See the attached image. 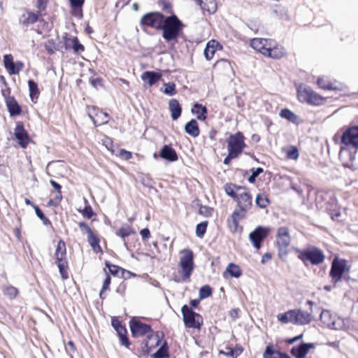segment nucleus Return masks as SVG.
Listing matches in <instances>:
<instances>
[{"label": "nucleus", "mask_w": 358, "mask_h": 358, "mask_svg": "<svg viewBox=\"0 0 358 358\" xmlns=\"http://www.w3.org/2000/svg\"><path fill=\"white\" fill-rule=\"evenodd\" d=\"M162 27L159 30L163 31L162 37L166 41L170 42L177 40L184 27V24L176 15H172L164 17V21Z\"/></svg>", "instance_id": "nucleus-1"}, {"label": "nucleus", "mask_w": 358, "mask_h": 358, "mask_svg": "<svg viewBox=\"0 0 358 358\" xmlns=\"http://www.w3.org/2000/svg\"><path fill=\"white\" fill-rule=\"evenodd\" d=\"M178 273L181 275L182 280L187 282L194 268V254L189 249H183L180 252L178 262Z\"/></svg>", "instance_id": "nucleus-2"}, {"label": "nucleus", "mask_w": 358, "mask_h": 358, "mask_svg": "<svg viewBox=\"0 0 358 358\" xmlns=\"http://www.w3.org/2000/svg\"><path fill=\"white\" fill-rule=\"evenodd\" d=\"M277 317L282 323L291 322L296 325L308 324L313 320L311 313L301 309L288 310L285 313L278 315Z\"/></svg>", "instance_id": "nucleus-3"}, {"label": "nucleus", "mask_w": 358, "mask_h": 358, "mask_svg": "<svg viewBox=\"0 0 358 358\" xmlns=\"http://www.w3.org/2000/svg\"><path fill=\"white\" fill-rule=\"evenodd\" d=\"M297 96L301 102L313 106H320L326 101V98L320 96L313 91L311 87L305 85L298 86Z\"/></svg>", "instance_id": "nucleus-4"}, {"label": "nucleus", "mask_w": 358, "mask_h": 358, "mask_svg": "<svg viewBox=\"0 0 358 358\" xmlns=\"http://www.w3.org/2000/svg\"><path fill=\"white\" fill-rule=\"evenodd\" d=\"M276 243L278 248V255L280 259H284L287 255V248L291 243V237L287 227H282L278 229Z\"/></svg>", "instance_id": "nucleus-5"}, {"label": "nucleus", "mask_w": 358, "mask_h": 358, "mask_svg": "<svg viewBox=\"0 0 358 358\" xmlns=\"http://www.w3.org/2000/svg\"><path fill=\"white\" fill-rule=\"evenodd\" d=\"M181 312L186 327L200 329L203 324V318L199 314L193 311L187 305L182 307Z\"/></svg>", "instance_id": "nucleus-6"}, {"label": "nucleus", "mask_w": 358, "mask_h": 358, "mask_svg": "<svg viewBox=\"0 0 358 358\" xmlns=\"http://www.w3.org/2000/svg\"><path fill=\"white\" fill-rule=\"evenodd\" d=\"M244 136L241 132L231 135L227 140L228 152L230 155L238 156L245 148Z\"/></svg>", "instance_id": "nucleus-7"}, {"label": "nucleus", "mask_w": 358, "mask_h": 358, "mask_svg": "<svg viewBox=\"0 0 358 358\" xmlns=\"http://www.w3.org/2000/svg\"><path fill=\"white\" fill-rule=\"evenodd\" d=\"M164 15L159 12H152L144 15L140 21L142 26L152 27L159 30L163 25Z\"/></svg>", "instance_id": "nucleus-8"}, {"label": "nucleus", "mask_w": 358, "mask_h": 358, "mask_svg": "<svg viewBox=\"0 0 358 358\" xmlns=\"http://www.w3.org/2000/svg\"><path fill=\"white\" fill-rule=\"evenodd\" d=\"M341 144L348 148L358 150V126L349 127L343 133Z\"/></svg>", "instance_id": "nucleus-9"}, {"label": "nucleus", "mask_w": 358, "mask_h": 358, "mask_svg": "<svg viewBox=\"0 0 358 358\" xmlns=\"http://www.w3.org/2000/svg\"><path fill=\"white\" fill-rule=\"evenodd\" d=\"M299 258L303 262L309 261L312 264L317 265L324 262V255L320 250L313 248L310 250L301 251Z\"/></svg>", "instance_id": "nucleus-10"}, {"label": "nucleus", "mask_w": 358, "mask_h": 358, "mask_svg": "<svg viewBox=\"0 0 358 358\" xmlns=\"http://www.w3.org/2000/svg\"><path fill=\"white\" fill-rule=\"evenodd\" d=\"M269 232L270 229L268 227L258 226L249 234V240L255 249L259 250L261 248L262 243L267 237Z\"/></svg>", "instance_id": "nucleus-11"}, {"label": "nucleus", "mask_w": 358, "mask_h": 358, "mask_svg": "<svg viewBox=\"0 0 358 358\" xmlns=\"http://www.w3.org/2000/svg\"><path fill=\"white\" fill-rule=\"evenodd\" d=\"M235 201L237 202L238 207L243 210H249L252 205V196L248 189L245 187L243 188L242 192L238 194Z\"/></svg>", "instance_id": "nucleus-12"}, {"label": "nucleus", "mask_w": 358, "mask_h": 358, "mask_svg": "<svg viewBox=\"0 0 358 358\" xmlns=\"http://www.w3.org/2000/svg\"><path fill=\"white\" fill-rule=\"evenodd\" d=\"M89 117L93 121V123L96 127L105 124L108 122V113L103 112L94 106L92 108V111L89 112Z\"/></svg>", "instance_id": "nucleus-13"}, {"label": "nucleus", "mask_w": 358, "mask_h": 358, "mask_svg": "<svg viewBox=\"0 0 358 358\" xmlns=\"http://www.w3.org/2000/svg\"><path fill=\"white\" fill-rule=\"evenodd\" d=\"M345 271V264L342 262L334 260L332 263L330 276L331 277V282L336 285L341 280Z\"/></svg>", "instance_id": "nucleus-14"}, {"label": "nucleus", "mask_w": 358, "mask_h": 358, "mask_svg": "<svg viewBox=\"0 0 358 358\" xmlns=\"http://www.w3.org/2000/svg\"><path fill=\"white\" fill-rule=\"evenodd\" d=\"M129 324L133 336H143L151 331L150 325L143 324L140 321L132 320Z\"/></svg>", "instance_id": "nucleus-15"}, {"label": "nucleus", "mask_w": 358, "mask_h": 358, "mask_svg": "<svg viewBox=\"0 0 358 358\" xmlns=\"http://www.w3.org/2000/svg\"><path fill=\"white\" fill-rule=\"evenodd\" d=\"M14 135L19 145L22 148H25L29 142V137L21 122L17 123L14 131Z\"/></svg>", "instance_id": "nucleus-16"}, {"label": "nucleus", "mask_w": 358, "mask_h": 358, "mask_svg": "<svg viewBox=\"0 0 358 358\" xmlns=\"http://www.w3.org/2000/svg\"><path fill=\"white\" fill-rule=\"evenodd\" d=\"M286 54V51L284 48L276 44V43L271 40L268 50L266 51L265 56L272 59H280Z\"/></svg>", "instance_id": "nucleus-17"}, {"label": "nucleus", "mask_w": 358, "mask_h": 358, "mask_svg": "<svg viewBox=\"0 0 358 358\" xmlns=\"http://www.w3.org/2000/svg\"><path fill=\"white\" fill-rule=\"evenodd\" d=\"M271 41V39L255 38L251 40L250 45L252 48L265 56L266 51L268 50Z\"/></svg>", "instance_id": "nucleus-18"}, {"label": "nucleus", "mask_w": 358, "mask_h": 358, "mask_svg": "<svg viewBox=\"0 0 358 358\" xmlns=\"http://www.w3.org/2000/svg\"><path fill=\"white\" fill-rule=\"evenodd\" d=\"M312 348H313V344L303 343L298 346L293 347L291 350V354L296 358H304Z\"/></svg>", "instance_id": "nucleus-19"}, {"label": "nucleus", "mask_w": 358, "mask_h": 358, "mask_svg": "<svg viewBox=\"0 0 358 358\" xmlns=\"http://www.w3.org/2000/svg\"><path fill=\"white\" fill-rule=\"evenodd\" d=\"M39 15L31 11L26 10L20 17V24L22 26L28 27L30 24H33L38 20Z\"/></svg>", "instance_id": "nucleus-20"}, {"label": "nucleus", "mask_w": 358, "mask_h": 358, "mask_svg": "<svg viewBox=\"0 0 358 358\" xmlns=\"http://www.w3.org/2000/svg\"><path fill=\"white\" fill-rule=\"evenodd\" d=\"M159 156L169 162L178 160V155L176 150L170 145H165L162 147Z\"/></svg>", "instance_id": "nucleus-21"}, {"label": "nucleus", "mask_w": 358, "mask_h": 358, "mask_svg": "<svg viewBox=\"0 0 358 358\" xmlns=\"http://www.w3.org/2000/svg\"><path fill=\"white\" fill-rule=\"evenodd\" d=\"M338 317L333 315L329 310H323L320 314L321 321L329 328L334 329V322H336Z\"/></svg>", "instance_id": "nucleus-22"}, {"label": "nucleus", "mask_w": 358, "mask_h": 358, "mask_svg": "<svg viewBox=\"0 0 358 358\" xmlns=\"http://www.w3.org/2000/svg\"><path fill=\"white\" fill-rule=\"evenodd\" d=\"M169 108L171 112V118L173 120H178L181 115L182 108L178 100L172 99L169 101Z\"/></svg>", "instance_id": "nucleus-23"}, {"label": "nucleus", "mask_w": 358, "mask_h": 358, "mask_svg": "<svg viewBox=\"0 0 358 358\" xmlns=\"http://www.w3.org/2000/svg\"><path fill=\"white\" fill-rule=\"evenodd\" d=\"M162 74L155 71H145L141 75V79L152 86L160 80Z\"/></svg>", "instance_id": "nucleus-24"}, {"label": "nucleus", "mask_w": 358, "mask_h": 358, "mask_svg": "<svg viewBox=\"0 0 358 358\" xmlns=\"http://www.w3.org/2000/svg\"><path fill=\"white\" fill-rule=\"evenodd\" d=\"M263 358H291L286 353L275 350L272 345L266 346L263 353Z\"/></svg>", "instance_id": "nucleus-25"}, {"label": "nucleus", "mask_w": 358, "mask_h": 358, "mask_svg": "<svg viewBox=\"0 0 358 358\" xmlns=\"http://www.w3.org/2000/svg\"><path fill=\"white\" fill-rule=\"evenodd\" d=\"M6 102L8 112L11 116L20 114L21 108L13 97L7 98Z\"/></svg>", "instance_id": "nucleus-26"}, {"label": "nucleus", "mask_w": 358, "mask_h": 358, "mask_svg": "<svg viewBox=\"0 0 358 358\" xmlns=\"http://www.w3.org/2000/svg\"><path fill=\"white\" fill-rule=\"evenodd\" d=\"M185 131L189 136L195 138L199 135L200 131L197 122L192 119L185 125Z\"/></svg>", "instance_id": "nucleus-27"}, {"label": "nucleus", "mask_w": 358, "mask_h": 358, "mask_svg": "<svg viewBox=\"0 0 358 358\" xmlns=\"http://www.w3.org/2000/svg\"><path fill=\"white\" fill-rule=\"evenodd\" d=\"M196 3L209 13H214L217 9L215 0H195Z\"/></svg>", "instance_id": "nucleus-28"}, {"label": "nucleus", "mask_w": 358, "mask_h": 358, "mask_svg": "<svg viewBox=\"0 0 358 358\" xmlns=\"http://www.w3.org/2000/svg\"><path fill=\"white\" fill-rule=\"evenodd\" d=\"M218 45V42L215 40H211L208 42L203 52L204 56L207 60H210L213 57Z\"/></svg>", "instance_id": "nucleus-29"}, {"label": "nucleus", "mask_w": 358, "mask_h": 358, "mask_svg": "<svg viewBox=\"0 0 358 358\" xmlns=\"http://www.w3.org/2000/svg\"><path fill=\"white\" fill-rule=\"evenodd\" d=\"M55 255L57 262H62L64 260H67L66 244L64 241L60 240L57 243Z\"/></svg>", "instance_id": "nucleus-30"}, {"label": "nucleus", "mask_w": 358, "mask_h": 358, "mask_svg": "<svg viewBox=\"0 0 358 358\" xmlns=\"http://www.w3.org/2000/svg\"><path fill=\"white\" fill-rule=\"evenodd\" d=\"M132 233H134V231L131 227L128 224H124L115 232V234L122 239L124 246L126 248H128L125 238L129 236Z\"/></svg>", "instance_id": "nucleus-31"}, {"label": "nucleus", "mask_w": 358, "mask_h": 358, "mask_svg": "<svg viewBox=\"0 0 358 358\" xmlns=\"http://www.w3.org/2000/svg\"><path fill=\"white\" fill-rule=\"evenodd\" d=\"M243 187H244L243 186L229 183L224 185V191L227 195L230 196L235 200L238 194H239L240 192H242Z\"/></svg>", "instance_id": "nucleus-32"}, {"label": "nucleus", "mask_w": 358, "mask_h": 358, "mask_svg": "<svg viewBox=\"0 0 358 358\" xmlns=\"http://www.w3.org/2000/svg\"><path fill=\"white\" fill-rule=\"evenodd\" d=\"M192 111L196 115L198 120L203 121L206 119L207 108L201 104L195 103Z\"/></svg>", "instance_id": "nucleus-33"}, {"label": "nucleus", "mask_w": 358, "mask_h": 358, "mask_svg": "<svg viewBox=\"0 0 358 358\" xmlns=\"http://www.w3.org/2000/svg\"><path fill=\"white\" fill-rule=\"evenodd\" d=\"M279 116L281 118H284L287 120L288 121L294 123L298 124V117L297 115L294 113L292 111L287 108L282 109L280 111Z\"/></svg>", "instance_id": "nucleus-34"}, {"label": "nucleus", "mask_w": 358, "mask_h": 358, "mask_svg": "<svg viewBox=\"0 0 358 358\" xmlns=\"http://www.w3.org/2000/svg\"><path fill=\"white\" fill-rule=\"evenodd\" d=\"M248 211V210H243L242 208H238V209H236L233 212L231 219L235 229L238 227L239 221L245 216Z\"/></svg>", "instance_id": "nucleus-35"}, {"label": "nucleus", "mask_w": 358, "mask_h": 358, "mask_svg": "<svg viewBox=\"0 0 358 358\" xmlns=\"http://www.w3.org/2000/svg\"><path fill=\"white\" fill-rule=\"evenodd\" d=\"M335 330H346L350 327V320L348 318L338 317L336 322L333 324Z\"/></svg>", "instance_id": "nucleus-36"}, {"label": "nucleus", "mask_w": 358, "mask_h": 358, "mask_svg": "<svg viewBox=\"0 0 358 358\" xmlns=\"http://www.w3.org/2000/svg\"><path fill=\"white\" fill-rule=\"evenodd\" d=\"M317 85L318 86L324 90H338L340 88L338 87L333 85L329 80H327L325 78L321 77L317 79Z\"/></svg>", "instance_id": "nucleus-37"}, {"label": "nucleus", "mask_w": 358, "mask_h": 358, "mask_svg": "<svg viewBox=\"0 0 358 358\" xmlns=\"http://www.w3.org/2000/svg\"><path fill=\"white\" fill-rule=\"evenodd\" d=\"M87 241L95 252H97L101 250L99 239L96 234L92 233V234L87 236Z\"/></svg>", "instance_id": "nucleus-38"}, {"label": "nucleus", "mask_w": 358, "mask_h": 358, "mask_svg": "<svg viewBox=\"0 0 358 358\" xmlns=\"http://www.w3.org/2000/svg\"><path fill=\"white\" fill-rule=\"evenodd\" d=\"M225 273H229L231 277L234 278H239L241 275V271L239 266L233 263H230L227 266Z\"/></svg>", "instance_id": "nucleus-39"}, {"label": "nucleus", "mask_w": 358, "mask_h": 358, "mask_svg": "<svg viewBox=\"0 0 358 358\" xmlns=\"http://www.w3.org/2000/svg\"><path fill=\"white\" fill-rule=\"evenodd\" d=\"M28 86L31 100H34L35 98L37 99L39 95V90L36 83L32 80H29L28 81Z\"/></svg>", "instance_id": "nucleus-40"}, {"label": "nucleus", "mask_w": 358, "mask_h": 358, "mask_svg": "<svg viewBox=\"0 0 358 358\" xmlns=\"http://www.w3.org/2000/svg\"><path fill=\"white\" fill-rule=\"evenodd\" d=\"M57 266L59 268V273L63 280H66L69 278V274L67 272L68 267V262L67 260H64L62 262H57Z\"/></svg>", "instance_id": "nucleus-41"}, {"label": "nucleus", "mask_w": 358, "mask_h": 358, "mask_svg": "<svg viewBox=\"0 0 358 358\" xmlns=\"http://www.w3.org/2000/svg\"><path fill=\"white\" fill-rule=\"evenodd\" d=\"M255 203L259 208H264L269 204V201L264 194H258L255 199Z\"/></svg>", "instance_id": "nucleus-42"}, {"label": "nucleus", "mask_w": 358, "mask_h": 358, "mask_svg": "<svg viewBox=\"0 0 358 358\" xmlns=\"http://www.w3.org/2000/svg\"><path fill=\"white\" fill-rule=\"evenodd\" d=\"M111 324L115 329L118 335L127 334V330L124 326L122 325L120 321L117 318H112Z\"/></svg>", "instance_id": "nucleus-43"}, {"label": "nucleus", "mask_w": 358, "mask_h": 358, "mask_svg": "<svg viewBox=\"0 0 358 358\" xmlns=\"http://www.w3.org/2000/svg\"><path fill=\"white\" fill-rule=\"evenodd\" d=\"M321 197L329 198V201H328L327 204L329 206H327L326 208L329 210H331L334 207H336L338 204V201L334 194H329L328 193L322 194L320 195Z\"/></svg>", "instance_id": "nucleus-44"}, {"label": "nucleus", "mask_w": 358, "mask_h": 358, "mask_svg": "<svg viewBox=\"0 0 358 358\" xmlns=\"http://www.w3.org/2000/svg\"><path fill=\"white\" fill-rule=\"evenodd\" d=\"M3 63L5 68L8 70L9 72L10 71H15L13 69L14 67V62H13V57L10 54L5 55L3 56Z\"/></svg>", "instance_id": "nucleus-45"}, {"label": "nucleus", "mask_w": 358, "mask_h": 358, "mask_svg": "<svg viewBox=\"0 0 358 358\" xmlns=\"http://www.w3.org/2000/svg\"><path fill=\"white\" fill-rule=\"evenodd\" d=\"M3 293L6 296H7L10 299H13L17 295L18 289L13 286L9 285V286H6L3 289Z\"/></svg>", "instance_id": "nucleus-46"}, {"label": "nucleus", "mask_w": 358, "mask_h": 358, "mask_svg": "<svg viewBox=\"0 0 358 358\" xmlns=\"http://www.w3.org/2000/svg\"><path fill=\"white\" fill-rule=\"evenodd\" d=\"M286 156L287 158L290 159H297L299 156L297 148L295 146H290L286 152Z\"/></svg>", "instance_id": "nucleus-47"}, {"label": "nucleus", "mask_w": 358, "mask_h": 358, "mask_svg": "<svg viewBox=\"0 0 358 358\" xmlns=\"http://www.w3.org/2000/svg\"><path fill=\"white\" fill-rule=\"evenodd\" d=\"M212 289L209 285H203L200 288L199 297L200 299H206L211 296Z\"/></svg>", "instance_id": "nucleus-48"}, {"label": "nucleus", "mask_w": 358, "mask_h": 358, "mask_svg": "<svg viewBox=\"0 0 358 358\" xmlns=\"http://www.w3.org/2000/svg\"><path fill=\"white\" fill-rule=\"evenodd\" d=\"M207 227V222H202L196 227V234L198 237H203L206 233Z\"/></svg>", "instance_id": "nucleus-49"}, {"label": "nucleus", "mask_w": 358, "mask_h": 358, "mask_svg": "<svg viewBox=\"0 0 358 358\" xmlns=\"http://www.w3.org/2000/svg\"><path fill=\"white\" fill-rule=\"evenodd\" d=\"M165 88L164 90V93L170 96L174 95L176 94V85L173 83H165Z\"/></svg>", "instance_id": "nucleus-50"}, {"label": "nucleus", "mask_w": 358, "mask_h": 358, "mask_svg": "<svg viewBox=\"0 0 358 358\" xmlns=\"http://www.w3.org/2000/svg\"><path fill=\"white\" fill-rule=\"evenodd\" d=\"M106 277L103 281L102 289L99 293V296L101 299L105 298V296L103 295V292L109 289V285L110 284V277L106 272Z\"/></svg>", "instance_id": "nucleus-51"}, {"label": "nucleus", "mask_w": 358, "mask_h": 358, "mask_svg": "<svg viewBox=\"0 0 358 358\" xmlns=\"http://www.w3.org/2000/svg\"><path fill=\"white\" fill-rule=\"evenodd\" d=\"M167 348L165 346H162L160 348L153 354V358H166L168 357Z\"/></svg>", "instance_id": "nucleus-52"}, {"label": "nucleus", "mask_w": 358, "mask_h": 358, "mask_svg": "<svg viewBox=\"0 0 358 358\" xmlns=\"http://www.w3.org/2000/svg\"><path fill=\"white\" fill-rule=\"evenodd\" d=\"M34 210H35L36 215L42 220L43 223L45 225L50 224V221L49 220V219H48L44 215V214L42 212V210L38 206H34Z\"/></svg>", "instance_id": "nucleus-53"}, {"label": "nucleus", "mask_w": 358, "mask_h": 358, "mask_svg": "<svg viewBox=\"0 0 358 358\" xmlns=\"http://www.w3.org/2000/svg\"><path fill=\"white\" fill-rule=\"evenodd\" d=\"M106 266L108 268L109 272L113 275H118L120 271H122L123 269L116 265L110 264L109 262H106Z\"/></svg>", "instance_id": "nucleus-54"}, {"label": "nucleus", "mask_w": 358, "mask_h": 358, "mask_svg": "<svg viewBox=\"0 0 358 358\" xmlns=\"http://www.w3.org/2000/svg\"><path fill=\"white\" fill-rule=\"evenodd\" d=\"M263 172V169L262 168H260V167H258L257 169H252V174L251 176L248 178V182L250 183H253L255 180H256V178Z\"/></svg>", "instance_id": "nucleus-55"}, {"label": "nucleus", "mask_w": 358, "mask_h": 358, "mask_svg": "<svg viewBox=\"0 0 358 358\" xmlns=\"http://www.w3.org/2000/svg\"><path fill=\"white\" fill-rule=\"evenodd\" d=\"M148 340L147 341V342L145 343V347L148 348V349H151L152 347H155V345H153L152 344H150V341L151 340H153L154 341H155V345H158L159 343V338L156 335H150V336H148Z\"/></svg>", "instance_id": "nucleus-56"}, {"label": "nucleus", "mask_w": 358, "mask_h": 358, "mask_svg": "<svg viewBox=\"0 0 358 358\" xmlns=\"http://www.w3.org/2000/svg\"><path fill=\"white\" fill-rule=\"evenodd\" d=\"M78 225L83 234H87V236H89L90 234L94 233L91 228L85 222H81L78 224Z\"/></svg>", "instance_id": "nucleus-57"}, {"label": "nucleus", "mask_w": 358, "mask_h": 358, "mask_svg": "<svg viewBox=\"0 0 358 358\" xmlns=\"http://www.w3.org/2000/svg\"><path fill=\"white\" fill-rule=\"evenodd\" d=\"M73 50L74 53H80L85 50V47L81 43H80L77 37H75Z\"/></svg>", "instance_id": "nucleus-58"}, {"label": "nucleus", "mask_w": 358, "mask_h": 358, "mask_svg": "<svg viewBox=\"0 0 358 358\" xmlns=\"http://www.w3.org/2000/svg\"><path fill=\"white\" fill-rule=\"evenodd\" d=\"M242 350L239 348L238 349H231L228 348L227 352H225V355H227L229 357H231L232 358H236L241 353Z\"/></svg>", "instance_id": "nucleus-59"}, {"label": "nucleus", "mask_w": 358, "mask_h": 358, "mask_svg": "<svg viewBox=\"0 0 358 358\" xmlns=\"http://www.w3.org/2000/svg\"><path fill=\"white\" fill-rule=\"evenodd\" d=\"M83 215L88 219L92 218L93 216V210L90 206L87 205L85 207V208L80 211Z\"/></svg>", "instance_id": "nucleus-60"}, {"label": "nucleus", "mask_w": 358, "mask_h": 358, "mask_svg": "<svg viewBox=\"0 0 358 358\" xmlns=\"http://www.w3.org/2000/svg\"><path fill=\"white\" fill-rule=\"evenodd\" d=\"M23 63L21 62H14V70L15 71H9V73L11 74V75H15V74H18L19 72L23 68Z\"/></svg>", "instance_id": "nucleus-61"}, {"label": "nucleus", "mask_w": 358, "mask_h": 358, "mask_svg": "<svg viewBox=\"0 0 358 358\" xmlns=\"http://www.w3.org/2000/svg\"><path fill=\"white\" fill-rule=\"evenodd\" d=\"M62 199V192H57L56 196L54 199L49 201L50 206H57Z\"/></svg>", "instance_id": "nucleus-62"}, {"label": "nucleus", "mask_w": 358, "mask_h": 358, "mask_svg": "<svg viewBox=\"0 0 358 358\" xmlns=\"http://www.w3.org/2000/svg\"><path fill=\"white\" fill-rule=\"evenodd\" d=\"M118 336L120 338L121 345H122L127 348H129L130 345V342L129 341L128 337L127 336V334H124L118 335Z\"/></svg>", "instance_id": "nucleus-63"}, {"label": "nucleus", "mask_w": 358, "mask_h": 358, "mask_svg": "<svg viewBox=\"0 0 358 358\" xmlns=\"http://www.w3.org/2000/svg\"><path fill=\"white\" fill-rule=\"evenodd\" d=\"M119 157L125 160H128L131 158V153L124 149H121L119 152Z\"/></svg>", "instance_id": "nucleus-64"}]
</instances>
